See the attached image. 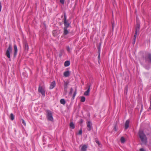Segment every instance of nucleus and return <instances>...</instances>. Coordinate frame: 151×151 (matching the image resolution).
<instances>
[{
  "label": "nucleus",
  "instance_id": "f257e3e1",
  "mask_svg": "<svg viewBox=\"0 0 151 151\" xmlns=\"http://www.w3.org/2000/svg\"><path fill=\"white\" fill-rule=\"evenodd\" d=\"M138 134L142 143L143 144L146 145L147 139L143 131L142 130H140Z\"/></svg>",
  "mask_w": 151,
  "mask_h": 151
},
{
  "label": "nucleus",
  "instance_id": "cd10ccee",
  "mask_svg": "<svg viewBox=\"0 0 151 151\" xmlns=\"http://www.w3.org/2000/svg\"><path fill=\"white\" fill-rule=\"evenodd\" d=\"M73 90V89L72 88H71L70 89V92H69V94H71L72 93Z\"/></svg>",
  "mask_w": 151,
  "mask_h": 151
},
{
  "label": "nucleus",
  "instance_id": "9d476101",
  "mask_svg": "<svg viewBox=\"0 0 151 151\" xmlns=\"http://www.w3.org/2000/svg\"><path fill=\"white\" fill-rule=\"evenodd\" d=\"M90 86H89L88 89L87 90L85 91V92L84 93V95L86 96H88L89 95V93L90 91Z\"/></svg>",
  "mask_w": 151,
  "mask_h": 151
},
{
  "label": "nucleus",
  "instance_id": "c85d7f7f",
  "mask_svg": "<svg viewBox=\"0 0 151 151\" xmlns=\"http://www.w3.org/2000/svg\"><path fill=\"white\" fill-rule=\"evenodd\" d=\"M60 2L62 4H63L64 2V0H60Z\"/></svg>",
  "mask_w": 151,
  "mask_h": 151
},
{
  "label": "nucleus",
  "instance_id": "6e6552de",
  "mask_svg": "<svg viewBox=\"0 0 151 151\" xmlns=\"http://www.w3.org/2000/svg\"><path fill=\"white\" fill-rule=\"evenodd\" d=\"M56 85L55 82V81H52L50 85L49 89H52Z\"/></svg>",
  "mask_w": 151,
  "mask_h": 151
},
{
  "label": "nucleus",
  "instance_id": "4468645a",
  "mask_svg": "<svg viewBox=\"0 0 151 151\" xmlns=\"http://www.w3.org/2000/svg\"><path fill=\"white\" fill-rule=\"evenodd\" d=\"M87 148V146L86 145H83V146H82L81 148V151H86Z\"/></svg>",
  "mask_w": 151,
  "mask_h": 151
},
{
  "label": "nucleus",
  "instance_id": "f8f14e48",
  "mask_svg": "<svg viewBox=\"0 0 151 151\" xmlns=\"http://www.w3.org/2000/svg\"><path fill=\"white\" fill-rule=\"evenodd\" d=\"M129 121L127 120L126 121L125 124V128L126 129H127L129 126Z\"/></svg>",
  "mask_w": 151,
  "mask_h": 151
},
{
  "label": "nucleus",
  "instance_id": "20e7f679",
  "mask_svg": "<svg viewBox=\"0 0 151 151\" xmlns=\"http://www.w3.org/2000/svg\"><path fill=\"white\" fill-rule=\"evenodd\" d=\"M64 27L68 28L70 26V23H69L66 20V17L65 15L64 16V20L63 21Z\"/></svg>",
  "mask_w": 151,
  "mask_h": 151
},
{
  "label": "nucleus",
  "instance_id": "c9c22d12",
  "mask_svg": "<svg viewBox=\"0 0 151 151\" xmlns=\"http://www.w3.org/2000/svg\"><path fill=\"white\" fill-rule=\"evenodd\" d=\"M149 110H151V101H150V107L149 108Z\"/></svg>",
  "mask_w": 151,
  "mask_h": 151
},
{
  "label": "nucleus",
  "instance_id": "7ed1b4c3",
  "mask_svg": "<svg viewBox=\"0 0 151 151\" xmlns=\"http://www.w3.org/2000/svg\"><path fill=\"white\" fill-rule=\"evenodd\" d=\"M12 52V48H8L6 51V55L9 59L10 58V54Z\"/></svg>",
  "mask_w": 151,
  "mask_h": 151
},
{
  "label": "nucleus",
  "instance_id": "2eb2a0df",
  "mask_svg": "<svg viewBox=\"0 0 151 151\" xmlns=\"http://www.w3.org/2000/svg\"><path fill=\"white\" fill-rule=\"evenodd\" d=\"M67 28L66 27L64 28V34L65 35H67L69 33V30L67 29Z\"/></svg>",
  "mask_w": 151,
  "mask_h": 151
},
{
  "label": "nucleus",
  "instance_id": "e433bc0d",
  "mask_svg": "<svg viewBox=\"0 0 151 151\" xmlns=\"http://www.w3.org/2000/svg\"><path fill=\"white\" fill-rule=\"evenodd\" d=\"M100 54H99V55H98V58L99 59L100 58Z\"/></svg>",
  "mask_w": 151,
  "mask_h": 151
},
{
  "label": "nucleus",
  "instance_id": "f704fd0d",
  "mask_svg": "<svg viewBox=\"0 0 151 151\" xmlns=\"http://www.w3.org/2000/svg\"><path fill=\"white\" fill-rule=\"evenodd\" d=\"M100 52H101L100 48H99V49H98L99 54H100Z\"/></svg>",
  "mask_w": 151,
  "mask_h": 151
},
{
  "label": "nucleus",
  "instance_id": "4be33fe9",
  "mask_svg": "<svg viewBox=\"0 0 151 151\" xmlns=\"http://www.w3.org/2000/svg\"><path fill=\"white\" fill-rule=\"evenodd\" d=\"M10 118L12 121L14 119V115L12 113H11L10 114Z\"/></svg>",
  "mask_w": 151,
  "mask_h": 151
},
{
  "label": "nucleus",
  "instance_id": "473e14b6",
  "mask_svg": "<svg viewBox=\"0 0 151 151\" xmlns=\"http://www.w3.org/2000/svg\"><path fill=\"white\" fill-rule=\"evenodd\" d=\"M28 47V45L27 43H25V47Z\"/></svg>",
  "mask_w": 151,
  "mask_h": 151
},
{
  "label": "nucleus",
  "instance_id": "a878e982",
  "mask_svg": "<svg viewBox=\"0 0 151 151\" xmlns=\"http://www.w3.org/2000/svg\"><path fill=\"white\" fill-rule=\"evenodd\" d=\"M22 123L24 124V126H26V123L25 121L23 119H22Z\"/></svg>",
  "mask_w": 151,
  "mask_h": 151
},
{
  "label": "nucleus",
  "instance_id": "1a4fd4ad",
  "mask_svg": "<svg viewBox=\"0 0 151 151\" xmlns=\"http://www.w3.org/2000/svg\"><path fill=\"white\" fill-rule=\"evenodd\" d=\"M68 83L66 82H65L64 85V91L67 92V88H68Z\"/></svg>",
  "mask_w": 151,
  "mask_h": 151
},
{
  "label": "nucleus",
  "instance_id": "5701e85b",
  "mask_svg": "<svg viewBox=\"0 0 151 151\" xmlns=\"http://www.w3.org/2000/svg\"><path fill=\"white\" fill-rule=\"evenodd\" d=\"M125 139L124 137H122L121 138V141L122 143H124L125 142Z\"/></svg>",
  "mask_w": 151,
  "mask_h": 151
},
{
  "label": "nucleus",
  "instance_id": "7c9ffc66",
  "mask_svg": "<svg viewBox=\"0 0 151 151\" xmlns=\"http://www.w3.org/2000/svg\"><path fill=\"white\" fill-rule=\"evenodd\" d=\"M139 151H145V150L144 148H141L140 149Z\"/></svg>",
  "mask_w": 151,
  "mask_h": 151
},
{
  "label": "nucleus",
  "instance_id": "72a5a7b5",
  "mask_svg": "<svg viewBox=\"0 0 151 151\" xmlns=\"http://www.w3.org/2000/svg\"><path fill=\"white\" fill-rule=\"evenodd\" d=\"M1 7H2V6H1V3L0 2V12L1 11Z\"/></svg>",
  "mask_w": 151,
  "mask_h": 151
},
{
  "label": "nucleus",
  "instance_id": "ea45409f",
  "mask_svg": "<svg viewBox=\"0 0 151 151\" xmlns=\"http://www.w3.org/2000/svg\"><path fill=\"white\" fill-rule=\"evenodd\" d=\"M14 47H17V46H16L15 45V46H14Z\"/></svg>",
  "mask_w": 151,
  "mask_h": 151
},
{
  "label": "nucleus",
  "instance_id": "b1692460",
  "mask_svg": "<svg viewBox=\"0 0 151 151\" xmlns=\"http://www.w3.org/2000/svg\"><path fill=\"white\" fill-rule=\"evenodd\" d=\"M57 32L56 30H54L53 31V34L54 36H56L57 35H56Z\"/></svg>",
  "mask_w": 151,
  "mask_h": 151
},
{
  "label": "nucleus",
  "instance_id": "2f4dec72",
  "mask_svg": "<svg viewBox=\"0 0 151 151\" xmlns=\"http://www.w3.org/2000/svg\"><path fill=\"white\" fill-rule=\"evenodd\" d=\"M96 143L97 144H98L99 145H100L99 142V141L96 140Z\"/></svg>",
  "mask_w": 151,
  "mask_h": 151
},
{
  "label": "nucleus",
  "instance_id": "bb28decb",
  "mask_svg": "<svg viewBox=\"0 0 151 151\" xmlns=\"http://www.w3.org/2000/svg\"><path fill=\"white\" fill-rule=\"evenodd\" d=\"M82 133V130H80L78 132V134H79L81 135V134Z\"/></svg>",
  "mask_w": 151,
  "mask_h": 151
},
{
  "label": "nucleus",
  "instance_id": "58836bf2",
  "mask_svg": "<svg viewBox=\"0 0 151 151\" xmlns=\"http://www.w3.org/2000/svg\"><path fill=\"white\" fill-rule=\"evenodd\" d=\"M114 129H115V131H116V128H115V127Z\"/></svg>",
  "mask_w": 151,
  "mask_h": 151
},
{
  "label": "nucleus",
  "instance_id": "f03ea898",
  "mask_svg": "<svg viewBox=\"0 0 151 151\" xmlns=\"http://www.w3.org/2000/svg\"><path fill=\"white\" fill-rule=\"evenodd\" d=\"M47 117L48 120L49 121H52L53 118L52 116L51 112L50 111H47Z\"/></svg>",
  "mask_w": 151,
  "mask_h": 151
},
{
  "label": "nucleus",
  "instance_id": "412c9836",
  "mask_svg": "<svg viewBox=\"0 0 151 151\" xmlns=\"http://www.w3.org/2000/svg\"><path fill=\"white\" fill-rule=\"evenodd\" d=\"M86 100L85 97L84 96H81V101L82 102H84Z\"/></svg>",
  "mask_w": 151,
  "mask_h": 151
},
{
  "label": "nucleus",
  "instance_id": "423d86ee",
  "mask_svg": "<svg viewBox=\"0 0 151 151\" xmlns=\"http://www.w3.org/2000/svg\"><path fill=\"white\" fill-rule=\"evenodd\" d=\"M39 92L41 93L42 95L44 97L45 95V90L41 86H39L38 88Z\"/></svg>",
  "mask_w": 151,
  "mask_h": 151
},
{
  "label": "nucleus",
  "instance_id": "39448f33",
  "mask_svg": "<svg viewBox=\"0 0 151 151\" xmlns=\"http://www.w3.org/2000/svg\"><path fill=\"white\" fill-rule=\"evenodd\" d=\"M145 61L147 63H151V54H147L145 57Z\"/></svg>",
  "mask_w": 151,
  "mask_h": 151
},
{
  "label": "nucleus",
  "instance_id": "9b49d317",
  "mask_svg": "<svg viewBox=\"0 0 151 151\" xmlns=\"http://www.w3.org/2000/svg\"><path fill=\"white\" fill-rule=\"evenodd\" d=\"M139 29H140V24L139 23L137 22V23L136 24L135 32H138L139 31Z\"/></svg>",
  "mask_w": 151,
  "mask_h": 151
},
{
  "label": "nucleus",
  "instance_id": "dca6fc26",
  "mask_svg": "<svg viewBox=\"0 0 151 151\" xmlns=\"http://www.w3.org/2000/svg\"><path fill=\"white\" fill-rule=\"evenodd\" d=\"M70 63L69 61H66L64 63V66L65 67H68L70 65Z\"/></svg>",
  "mask_w": 151,
  "mask_h": 151
},
{
  "label": "nucleus",
  "instance_id": "0eeeda50",
  "mask_svg": "<svg viewBox=\"0 0 151 151\" xmlns=\"http://www.w3.org/2000/svg\"><path fill=\"white\" fill-rule=\"evenodd\" d=\"M87 126L88 127L87 129L88 131H90L92 127V124L90 121H88L86 123Z\"/></svg>",
  "mask_w": 151,
  "mask_h": 151
},
{
  "label": "nucleus",
  "instance_id": "ddd939ff",
  "mask_svg": "<svg viewBox=\"0 0 151 151\" xmlns=\"http://www.w3.org/2000/svg\"><path fill=\"white\" fill-rule=\"evenodd\" d=\"M70 73L69 71H66L63 73V75L65 77H68L70 76Z\"/></svg>",
  "mask_w": 151,
  "mask_h": 151
},
{
  "label": "nucleus",
  "instance_id": "a211bd4d",
  "mask_svg": "<svg viewBox=\"0 0 151 151\" xmlns=\"http://www.w3.org/2000/svg\"><path fill=\"white\" fill-rule=\"evenodd\" d=\"M70 128H71L72 129H73L75 128L74 124L73 122H71L70 123Z\"/></svg>",
  "mask_w": 151,
  "mask_h": 151
},
{
  "label": "nucleus",
  "instance_id": "6ab92c4d",
  "mask_svg": "<svg viewBox=\"0 0 151 151\" xmlns=\"http://www.w3.org/2000/svg\"><path fill=\"white\" fill-rule=\"evenodd\" d=\"M60 103L61 104L64 105L66 103V102L64 99H62L60 100Z\"/></svg>",
  "mask_w": 151,
  "mask_h": 151
},
{
  "label": "nucleus",
  "instance_id": "a19ab883",
  "mask_svg": "<svg viewBox=\"0 0 151 151\" xmlns=\"http://www.w3.org/2000/svg\"><path fill=\"white\" fill-rule=\"evenodd\" d=\"M61 151H65V150H62Z\"/></svg>",
  "mask_w": 151,
  "mask_h": 151
},
{
  "label": "nucleus",
  "instance_id": "4c0bfd02",
  "mask_svg": "<svg viewBox=\"0 0 151 151\" xmlns=\"http://www.w3.org/2000/svg\"><path fill=\"white\" fill-rule=\"evenodd\" d=\"M114 27V25H113V24H112V28L113 29V27Z\"/></svg>",
  "mask_w": 151,
  "mask_h": 151
},
{
  "label": "nucleus",
  "instance_id": "393cba45",
  "mask_svg": "<svg viewBox=\"0 0 151 151\" xmlns=\"http://www.w3.org/2000/svg\"><path fill=\"white\" fill-rule=\"evenodd\" d=\"M76 91L74 93L73 95V99H74L75 97V96H76Z\"/></svg>",
  "mask_w": 151,
  "mask_h": 151
},
{
  "label": "nucleus",
  "instance_id": "c756f323",
  "mask_svg": "<svg viewBox=\"0 0 151 151\" xmlns=\"http://www.w3.org/2000/svg\"><path fill=\"white\" fill-rule=\"evenodd\" d=\"M71 48H67V50L68 52H70V50H71Z\"/></svg>",
  "mask_w": 151,
  "mask_h": 151
},
{
  "label": "nucleus",
  "instance_id": "aec40b11",
  "mask_svg": "<svg viewBox=\"0 0 151 151\" xmlns=\"http://www.w3.org/2000/svg\"><path fill=\"white\" fill-rule=\"evenodd\" d=\"M14 48V57H15L16 56L17 52V48Z\"/></svg>",
  "mask_w": 151,
  "mask_h": 151
},
{
  "label": "nucleus",
  "instance_id": "f3484780",
  "mask_svg": "<svg viewBox=\"0 0 151 151\" xmlns=\"http://www.w3.org/2000/svg\"><path fill=\"white\" fill-rule=\"evenodd\" d=\"M137 33V32H135V34L134 35V39H133V44H134L135 43Z\"/></svg>",
  "mask_w": 151,
  "mask_h": 151
}]
</instances>
